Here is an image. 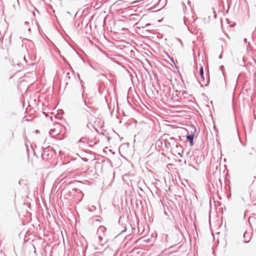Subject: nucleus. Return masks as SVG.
<instances>
[{"label": "nucleus", "mask_w": 256, "mask_h": 256, "mask_svg": "<svg viewBox=\"0 0 256 256\" xmlns=\"http://www.w3.org/2000/svg\"><path fill=\"white\" fill-rule=\"evenodd\" d=\"M186 138L190 140V145L192 146L193 144L194 136L192 135H188L186 136Z\"/></svg>", "instance_id": "1"}, {"label": "nucleus", "mask_w": 256, "mask_h": 256, "mask_svg": "<svg viewBox=\"0 0 256 256\" xmlns=\"http://www.w3.org/2000/svg\"><path fill=\"white\" fill-rule=\"evenodd\" d=\"M252 198L251 202L254 204H256V195L250 196Z\"/></svg>", "instance_id": "2"}, {"label": "nucleus", "mask_w": 256, "mask_h": 256, "mask_svg": "<svg viewBox=\"0 0 256 256\" xmlns=\"http://www.w3.org/2000/svg\"><path fill=\"white\" fill-rule=\"evenodd\" d=\"M200 76H201V78L204 79V70H203V68L202 66H201L200 68Z\"/></svg>", "instance_id": "3"}, {"label": "nucleus", "mask_w": 256, "mask_h": 256, "mask_svg": "<svg viewBox=\"0 0 256 256\" xmlns=\"http://www.w3.org/2000/svg\"><path fill=\"white\" fill-rule=\"evenodd\" d=\"M254 178H256V170H254Z\"/></svg>", "instance_id": "4"}, {"label": "nucleus", "mask_w": 256, "mask_h": 256, "mask_svg": "<svg viewBox=\"0 0 256 256\" xmlns=\"http://www.w3.org/2000/svg\"><path fill=\"white\" fill-rule=\"evenodd\" d=\"M246 234V232H245L244 234V236H245Z\"/></svg>", "instance_id": "5"}, {"label": "nucleus", "mask_w": 256, "mask_h": 256, "mask_svg": "<svg viewBox=\"0 0 256 256\" xmlns=\"http://www.w3.org/2000/svg\"><path fill=\"white\" fill-rule=\"evenodd\" d=\"M248 242V240H247V241H245V242Z\"/></svg>", "instance_id": "6"}]
</instances>
